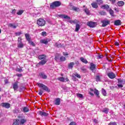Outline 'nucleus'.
<instances>
[{"instance_id": "a18cd8bd", "label": "nucleus", "mask_w": 125, "mask_h": 125, "mask_svg": "<svg viewBox=\"0 0 125 125\" xmlns=\"http://www.w3.org/2000/svg\"><path fill=\"white\" fill-rule=\"evenodd\" d=\"M81 70L83 73H86V69L84 68V67H82L81 68Z\"/></svg>"}, {"instance_id": "f3484780", "label": "nucleus", "mask_w": 125, "mask_h": 125, "mask_svg": "<svg viewBox=\"0 0 125 125\" xmlns=\"http://www.w3.org/2000/svg\"><path fill=\"white\" fill-rule=\"evenodd\" d=\"M96 69V65L94 64L93 63H90V69L91 71H94V70H95Z\"/></svg>"}, {"instance_id": "1a4fd4ad", "label": "nucleus", "mask_w": 125, "mask_h": 125, "mask_svg": "<svg viewBox=\"0 0 125 125\" xmlns=\"http://www.w3.org/2000/svg\"><path fill=\"white\" fill-rule=\"evenodd\" d=\"M1 106H2L3 108L9 109V108L10 107V104L8 103H2L1 104Z\"/></svg>"}, {"instance_id": "4c0bfd02", "label": "nucleus", "mask_w": 125, "mask_h": 125, "mask_svg": "<svg viewBox=\"0 0 125 125\" xmlns=\"http://www.w3.org/2000/svg\"><path fill=\"white\" fill-rule=\"evenodd\" d=\"M109 14L111 15V16H113V17L115 16L114 15V11L112 10V9H109Z\"/></svg>"}, {"instance_id": "5701e85b", "label": "nucleus", "mask_w": 125, "mask_h": 125, "mask_svg": "<svg viewBox=\"0 0 125 125\" xmlns=\"http://www.w3.org/2000/svg\"><path fill=\"white\" fill-rule=\"evenodd\" d=\"M80 60L81 62H83V63H84V64H87L88 63L87 60L83 58V57L80 58Z\"/></svg>"}, {"instance_id": "58836bf2", "label": "nucleus", "mask_w": 125, "mask_h": 125, "mask_svg": "<svg viewBox=\"0 0 125 125\" xmlns=\"http://www.w3.org/2000/svg\"><path fill=\"white\" fill-rule=\"evenodd\" d=\"M13 125H19V123H18V119H16L14 121Z\"/></svg>"}, {"instance_id": "37998d69", "label": "nucleus", "mask_w": 125, "mask_h": 125, "mask_svg": "<svg viewBox=\"0 0 125 125\" xmlns=\"http://www.w3.org/2000/svg\"><path fill=\"white\" fill-rule=\"evenodd\" d=\"M8 27H10V28H14V29L16 28V25H14L12 24V23L9 24Z\"/></svg>"}, {"instance_id": "f8f14e48", "label": "nucleus", "mask_w": 125, "mask_h": 125, "mask_svg": "<svg viewBox=\"0 0 125 125\" xmlns=\"http://www.w3.org/2000/svg\"><path fill=\"white\" fill-rule=\"evenodd\" d=\"M38 114L42 116V117H47L48 116V113H46L45 112H42V111H39L38 112Z\"/></svg>"}, {"instance_id": "e433bc0d", "label": "nucleus", "mask_w": 125, "mask_h": 125, "mask_svg": "<svg viewBox=\"0 0 125 125\" xmlns=\"http://www.w3.org/2000/svg\"><path fill=\"white\" fill-rule=\"evenodd\" d=\"M84 12L87 14V15H89L90 14V12H89V10H88V9L87 8H85L84 10Z\"/></svg>"}, {"instance_id": "f257e3e1", "label": "nucleus", "mask_w": 125, "mask_h": 125, "mask_svg": "<svg viewBox=\"0 0 125 125\" xmlns=\"http://www.w3.org/2000/svg\"><path fill=\"white\" fill-rule=\"evenodd\" d=\"M37 84L39 87L42 88L39 90V92L38 93V94H39L40 96L42 95L43 91H47V92H50V89L48 88V87H47V86L42 83H37Z\"/></svg>"}, {"instance_id": "79ce46f5", "label": "nucleus", "mask_w": 125, "mask_h": 125, "mask_svg": "<svg viewBox=\"0 0 125 125\" xmlns=\"http://www.w3.org/2000/svg\"><path fill=\"white\" fill-rule=\"evenodd\" d=\"M76 95L77 97H79V98H83V96L82 94L77 93Z\"/></svg>"}, {"instance_id": "423d86ee", "label": "nucleus", "mask_w": 125, "mask_h": 125, "mask_svg": "<svg viewBox=\"0 0 125 125\" xmlns=\"http://www.w3.org/2000/svg\"><path fill=\"white\" fill-rule=\"evenodd\" d=\"M17 47L18 48H23L24 47V43L22 42V38L21 37L18 38Z\"/></svg>"}, {"instance_id": "8fccbe9b", "label": "nucleus", "mask_w": 125, "mask_h": 125, "mask_svg": "<svg viewBox=\"0 0 125 125\" xmlns=\"http://www.w3.org/2000/svg\"><path fill=\"white\" fill-rule=\"evenodd\" d=\"M96 80L97 82H99L100 81V77H99V76H97L96 78Z\"/></svg>"}, {"instance_id": "6e6552de", "label": "nucleus", "mask_w": 125, "mask_h": 125, "mask_svg": "<svg viewBox=\"0 0 125 125\" xmlns=\"http://www.w3.org/2000/svg\"><path fill=\"white\" fill-rule=\"evenodd\" d=\"M59 17L63 19H67V20H70V19H71V17L65 14L59 15Z\"/></svg>"}, {"instance_id": "4d7b16f0", "label": "nucleus", "mask_w": 125, "mask_h": 125, "mask_svg": "<svg viewBox=\"0 0 125 125\" xmlns=\"http://www.w3.org/2000/svg\"><path fill=\"white\" fill-rule=\"evenodd\" d=\"M17 71L20 72V73H21V72H23V70H22V68H18Z\"/></svg>"}, {"instance_id": "e2e57ef3", "label": "nucleus", "mask_w": 125, "mask_h": 125, "mask_svg": "<svg viewBox=\"0 0 125 125\" xmlns=\"http://www.w3.org/2000/svg\"><path fill=\"white\" fill-rule=\"evenodd\" d=\"M109 1H111L112 3H115L116 2V0H109Z\"/></svg>"}, {"instance_id": "4be33fe9", "label": "nucleus", "mask_w": 125, "mask_h": 125, "mask_svg": "<svg viewBox=\"0 0 125 125\" xmlns=\"http://www.w3.org/2000/svg\"><path fill=\"white\" fill-rule=\"evenodd\" d=\"M75 65V62H71L68 65V69H73V67Z\"/></svg>"}, {"instance_id": "69168bd1", "label": "nucleus", "mask_w": 125, "mask_h": 125, "mask_svg": "<svg viewBox=\"0 0 125 125\" xmlns=\"http://www.w3.org/2000/svg\"><path fill=\"white\" fill-rule=\"evenodd\" d=\"M15 11H16V10H15V9H14L12 10V13L13 14H14V13H15Z\"/></svg>"}, {"instance_id": "0e129e2a", "label": "nucleus", "mask_w": 125, "mask_h": 125, "mask_svg": "<svg viewBox=\"0 0 125 125\" xmlns=\"http://www.w3.org/2000/svg\"><path fill=\"white\" fill-rule=\"evenodd\" d=\"M89 94L90 95H91V96H94V94H93V93H92L91 92H89Z\"/></svg>"}, {"instance_id": "864d4df0", "label": "nucleus", "mask_w": 125, "mask_h": 125, "mask_svg": "<svg viewBox=\"0 0 125 125\" xmlns=\"http://www.w3.org/2000/svg\"><path fill=\"white\" fill-rule=\"evenodd\" d=\"M58 59H59V55L55 56V60H56V61H57Z\"/></svg>"}, {"instance_id": "f03ea898", "label": "nucleus", "mask_w": 125, "mask_h": 125, "mask_svg": "<svg viewBox=\"0 0 125 125\" xmlns=\"http://www.w3.org/2000/svg\"><path fill=\"white\" fill-rule=\"evenodd\" d=\"M46 56L45 55H41L38 56V59L41 60L37 64V66H43L47 62L46 60Z\"/></svg>"}, {"instance_id": "393cba45", "label": "nucleus", "mask_w": 125, "mask_h": 125, "mask_svg": "<svg viewBox=\"0 0 125 125\" xmlns=\"http://www.w3.org/2000/svg\"><path fill=\"white\" fill-rule=\"evenodd\" d=\"M94 93L96 95L97 97L98 98H100V96H99V91L98 90L95 89Z\"/></svg>"}, {"instance_id": "09e8293b", "label": "nucleus", "mask_w": 125, "mask_h": 125, "mask_svg": "<svg viewBox=\"0 0 125 125\" xmlns=\"http://www.w3.org/2000/svg\"><path fill=\"white\" fill-rule=\"evenodd\" d=\"M108 125H117V123L116 122H110L108 124Z\"/></svg>"}, {"instance_id": "39448f33", "label": "nucleus", "mask_w": 125, "mask_h": 125, "mask_svg": "<svg viewBox=\"0 0 125 125\" xmlns=\"http://www.w3.org/2000/svg\"><path fill=\"white\" fill-rule=\"evenodd\" d=\"M61 4H62V3L60 1H55L51 3L50 5V7L52 9H54L56 8V7H59Z\"/></svg>"}, {"instance_id": "ddd939ff", "label": "nucleus", "mask_w": 125, "mask_h": 125, "mask_svg": "<svg viewBox=\"0 0 125 125\" xmlns=\"http://www.w3.org/2000/svg\"><path fill=\"white\" fill-rule=\"evenodd\" d=\"M60 103H61L60 98H56L55 99V102H54L55 105H56L57 106H58V105H60Z\"/></svg>"}, {"instance_id": "aec40b11", "label": "nucleus", "mask_w": 125, "mask_h": 125, "mask_svg": "<svg viewBox=\"0 0 125 125\" xmlns=\"http://www.w3.org/2000/svg\"><path fill=\"white\" fill-rule=\"evenodd\" d=\"M25 37L26 40L27 41V42H30L31 40V36H30V34L26 33L25 34Z\"/></svg>"}, {"instance_id": "4468645a", "label": "nucleus", "mask_w": 125, "mask_h": 125, "mask_svg": "<svg viewBox=\"0 0 125 125\" xmlns=\"http://www.w3.org/2000/svg\"><path fill=\"white\" fill-rule=\"evenodd\" d=\"M19 82H16L13 84V88L14 89V90H17V89H18V83Z\"/></svg>"}, {"instance_id": "dca6fc26", "label": "nucleus", "mask_w": 125, "mask_h": 125, "mask_svg": "<svg viewBox=\"0 0 125 125\" xmlns=\"http://www.w3.org/2000/svg\"><path fill=\"white\" fill-rule=\"evenodd\" d=\"M114 25L115 26H121L122 25V21L120 20H117L114 21Z\"/></svg>"}, {"instance_id": "c85d7f7f", "label": "nucleus", "mask_w": 125, "mask_h": 125, "mask_svg": "<svg viewBox=\"0 0 125 125\" xmlns=\"http://www.w3.org/2000/svg\"><path fill=\"white\" fill-rule=\"evenodd\" d=\"M57 80L62 83H65V78L64 77H60L57 78Z\"/></svg>"}, {"instance_id": "72a5a7b5", "label": "nucleus", "mask_w": 125, "mask_h": 125, "mask_svg": "<svg viewBox=\"0 0 125 125\" xmlns=\"http://www.w3.org/2000/svg\"><path fill=\"white\" fill-rule=\"evenodd\" d=\"M109 108H104V110H102L103 113H104L105 114H107L109 112Z\"/></svg>"}, {"instance_id": "2eb2a0df", "label": "nucleus", "mask_w": 125, "mask_h": 125, "mask_svg": "<svg viewBox=\"0 0 125 125\" xmlns=\"http://www.w3.org/2000/svg\"><path fill=\"white\" fill-rule=\"evenodd\" d=\"M91 5L93 8H95L96 9L98 8V4L96 2H93L91 3Z\"/></svg>"}, {"instance_id": "9d476101", "label": "nucleus", "mask_w": 125, "mask_h": 125, "mask_svg": "<svg viewBox=\"0 0 125 125\" xmlns=\"http://www.w3.org/2000/svg\"><path fill=\"white\" fill-rule=\"evenodd\" d=\"M107 76L108 78H109V79L113 80L116 78V74L111 72L107 73Z\"/></svg>"}, {"instance_id": "a878e982", "label": "nucleus", "mask_w": 125, "mask_h": 125, "mask_svg": "<svg viewBox=\"0 0 125 125\" xmlns=\"http://www.w3.org/2000/svg\"><path fill=\"white\" fill-rule=\"evenodd\" d=\"M117 4L118 6H123V5H125V2L123 1H119L117 2Z\"/></svg>"}, {"instance_id": "de8ad7c7", "label": "nucleus", "mask_w": 125, "mask_h": 125, "mask_svg": "<svg viewBox=\"0 0 125 125\" xmlns=\"http://www.w3.org/2000/svg\"><path fill=\"white\" fill-rule=\"evenodd\" d=\"M15 35L16 36H21V35H22V32H16L15 33Z\"/></svg>"}, {"instance_id": "473e14b6", "label": "nucleus", "mask_w": 125, "mask_h": 125, "mask_svg": "<svg viewBox=\"0 0 125 125\" xmlns=\"http://www.w3.org/2000/svg\"><path fill=\"white\" fill-rule=\"evenodd\" d=\"M66 58L64 56H61L60 58V60L61 62H64V61H66Z\"/></svg>"}, {"instance_id": "49530a36", "label": "nucleus", "mask_w": 125, "mask_h": 125, "mask_svg": "<svg viewBox=\"0 0 125 125\" xmlns=\"http://www.w3.org/2000/svg\"><path fill=\"white\" fill-rule=\"evenodd\" d=\"M103 57H104V56H103V55H102L99 54L97 56L98 59H102V58H103Z\"/></svg>"}, {"instance_id": "412c9836", "label": "nucleus", "mask_w": 125, "mask_h": 125, "mask_svg": "<svg viewBox=\"0 0 125 125\" xmlns=\"http://www.w3.org/2000/svg\"><path fill=\"white\" fill-rule=\"evenodd\" d=\"M40 43L44 44H47V43H48V41L45 39H42L40 40Z\"/></svg>"}, {"instance_id": "9b49d317", "label": "nucleus", "mask_w": 125, "mask_h": 125, "mask_svg": "<svg viewBox=\"0 0 125 125\" xmlns=\"http://www.w3.org/2000/svg\"><path fill=\"white\" fill-rule=\"evenodd\" d=\"M102 27H106V26H107V25H109L110 24V21H102Z\"/></svg>"}, {"instance_id": "f704fd0d", "label": "nucleus", "mask_w": 125, "mask_h": 125, "mask_svg": "<svg viewBox=\"0 0 125 125\" xmlns=\"http://www.w3.org/2000/svg\"><path fill=\"white\" fill-rule=\"evenodd\" d=\"M117 81L119 84H124V83H124V80L121 79H118Z\"/></svg>"}, {"instance_id": "680f3d73", "label": "nucleus", "mask_w": 125, "mask_h": 125, "mask_svg": "<svg viewBox=\"0 0 125 125\" xmlns=\"http://www.w3.org/2000/svg\"><path fill=\"white\" fill-rule=\"evenodd\" d=\"M4 82L5 84H6L8 83V80L5 79V80H4Z\"/></svg>"}, {"instance_id": "c03bdc74", "label": "nucleus", "mask_w": 125, "mask_h": 125, "mask_svg": "<svg viewBox=\"0 0 125 125\" xmlns=\"http://www.w3.org/2000/svg\"><path fill=\"white\" fill-rule=\"evenodd\" d=\"M99 14H100V15L104 16L106 14V12L104 11H100L99 12Z\"/></svg>"}, {"instance_id": "7ed1b4c3", "label": "nucleus", "mask_w": 125, "mask_h": 125, "mask_svg": "<svg viewBox=\"0 0 125 125\" xmlns=\"http://www.w3.org/2000/svg\"><path fill=\"white\" fill-rule=\"evenodd\" d=\"M45 24H46V21H45L44 19L42 18H39L37 20V24L38 27H44V26H45Z\"/></svg>"}, {"instance_id": "a211bd4d", "label": "nucleus", "mask_w": 125, "mask_h": 125, "mask_svg": "<svg viewBox=\"0 0 125 125\" xmlns=\"http://www.w3.org/2000/svg\"><path fill=\"white\" fill-rule=\"evenodd\" d=\"M40 76L43 79V80H46L47 79V76L44 74V73L41 72L40 73Z\"/></svg>"}, {"instance_id": "b1692460", "label": "nucleus", "mask_w": 125, "mask_h": 125, "mask_svg": "<svg viewBox=\"0 0 125 125\" xmlns=\"http://www.w3.org/2000/svg\"><path fill=\"white\" fill-rule=\"evenodd\" d=\"M80 29H81V25L77 23L75 26V32H78Z\"/></svg>"}, {"instance_id": "3c124183", "label": "nucleus", "mask_w": 125, "mask_h": 125, "mask_svg": "<svg viewBox=\"0 0 125 125\" xmlns=\"http://www.w3.org/2000/svg\"><path fill=\"white\" fill-rule=\"evenodd\" d=\"M42 35L43 37L46 36V32L45 31H43L42 33Z\"/></svg>"}, {"instance_id": "603ef678", "label": "nucleus", "mask_w": 125, "mask_h": 125, "mask_svg": "<svg viewBox=\"0 0 125 125\" xmlns=\"http://www.w3.org/2000/svg\"><path fill=\"white\" fill-rule=\"evenodd\" d=\"M69 125H77V124L75 122H72L70 123Z\"/></svg>"}, {"instance_id": "6ab92c4d", "label": "nucleus", "mask_w": 125, "mask_h": 125, "mask_svg": "<svg viewBox=\"0 0 125 125\" xmlns=\"http://www.w3.org/2000/svg\"><path fill=\"white\" fill-rule=\"evenodd\" d=\"M101 8L103 9H109L110 6L108 4L102 5L101 6Z\"/></svg>"}, {"instance_id": "cd10ccee", "label": "nucleus", "mask_w": 125, "mask_h": 125, "mask_svg": "<svg viewBox=\"0 0 125 125\" xmlns=\"http://www.w3.org/2000/svg\"><path fill=\"white\" fill-rule=\"evenodd\" d=\"M55 46H56V47H57L58 48H59L60 47H62V44H61V43H57V42H56L55 43Z\"/></svg>"}, {"instance_id": "052dcab7", "label": "nucleus", "mask_w": 125, "mask_h": 125, "mask_svg": "<svg viewBox=\"0 0 125 125\" xmlns=\"http://www.w3.org/2000/svg\"><path fill=\"white\" fill-rule=\"evenodd\" d=\"M16 76L19 77H22V74H17Z\"/></svg>"}, {"instance_id": "ea45409f", "label": "nucleus", "mask_w": 125, "mask_h": 125, "mask_svg": "<svg viewBox=\"0 0 125 125\" xmlns=\"http://www.w3.org/2000/svg\"><path fill=\"white\" fill-rule=\"evenodd\" d=\"M28 43H29L30 45H32V46H36V44H35V42L31 40L30 41H28Z\"/></svg>"}, {"instance_id": "13d9d810", "label": "nucleus", "mask_w": 125, "mask_h": 125, "mask_svg": "<svg viewBox=\"0 0 125 125\" xmlns=\"http://www.w3.org/2000/svg\"><path fill=\"white\" fill-rule=\"evenodd\" d=\"M73 24H77V23H78V21H77V20H75L73 21Z\"/></svg>"}, {"instance_id": "2f4dec72", "label": "nucleus", "mask_w": 125, "mask_h": 125, "mask_svg": "<svg viewBox=\"0 0 125 125\" xmlns=\"http://www.w3.org/2000/svg\"><path fill=\"white\" fill-rule=\"evenodd\" d=\"M72 10L74 11H76V12H78V11H80V8L75 6L72 7Z\"/></svg>"}, {"instance_id": "6e6d98bb", "label": "nucleus", "mask_w": 125, "mask_h": 125, "mask_svg": "<svg viewBox=\"0 0 125 125\" xmlns=\"http://www.w3.org/2000/svg\"><path fill=\"white\" fill-rule=\"evenodd\" d=\"M93 122L95 124H98V120L96 119H94Z\"/></svg>"}, {"instance_id": "c756f323", "label": "nucleus", "mask_w": 125, "mask_h": 125, "mask_svg": "<svg viewBox=\"0 0 125 125\" xmlns=\"http://www.w3.org/2000/svg\"><path fill=\"white\" fill-rule=\"evenodd\" d=\"M73 78H75V77H76V78H78V79H81V78H82V77L80 75V74H78V73L73 74Z\"/></svg>"}, {"instance_id": "338daca9", "label": "nucleus", "mask_w": 125, "mask_h": 125, "mask_svg": "<svg viewBox=\"0 0 125 125\" xmlns=\"http://www.w3.org/2000/svg\"><path fill=\"white\" fill-rule=\"evenodd\" d=\"M65 81L66 82H69V78H68V77H66Z\"/></svg>"}, {"instance_id": "5fc2aeb1", "label": "nucleus", "mask_w": 125, "mask_h": 125, "mask_svg": "<svg viewBox=\"0 0 125 125\" xmlns=\"http://www.w3.org/2000/svg\"><path fill=\"white\" fill-rule=\"evenodd\" d=\"M123 84H118L117 85L118 87L122 88L124 87Z\"/></svg>"}, {"instance_id": "7c9ffc66", "label": "nucleus", "mask_w": 125, "mask_h": 125, "mask_svg": "<svg viewBox=\"0 0 125 125\" xmlns=\"http://www.w3.org/2000/svg\"><path fill=\"white\" fill-rule=\"evenodd\" d=\"M96 1L99 5H101V4H103V0H96Z\"/></svg>"}, {"instance_id": "c9c22d12", "label": "nucleus", "mask_w": 125, "mask_h": 125, "mask_svg": "<svg viewBox=\"0 0 125 125\" xmlns=\"http://www.w3.org/2000/svg\"><path fill=\"white\" fill-rule=\"evenodd\" d=\"M23 13H24V10H19L17 13V14L18 15H22V14H23Z\"/></svg>"}, {"instance_id": "774afa93", "label": "nucleus", "mask_w": 125, "mask_h": 125, "mask_svg": "<svg viewBox=\"0 0 125 125\" xmlns=\"http://www.w3.org/2000/svg\"><path fill=\"white\" fill-rule=\"evenodd\" d=\"M69 23H70V24H73V21L70 20L68 21Z\"/></svg>"}, {"instance_id": "bf43d9fd", "label": "nucleus", "mask_w": 125, "mask_h": 125, "mask_svg": "<svg viewBox=\"0 0 125 125\" xmlns=\"http://www.w3.org/2000/svg\"><path fill=\"white\" fill-rule=\"evenodd\" d=\"M114 44H115L116 45V46H118V45H120V44L119 43V42H115Z\"/></svg>"}, {"instance_id": "a19ab883", "label": "nucleus", "mask_w": 125, "mask_h": 125, "mask_svg": "<svg viewBox=\"0 0 125 125\" xmlns=\"http://www.w3.org/2000/svg\"><path fill=\"white\" fill-rule=\"evenodd\" d=\"M102 94L104 96H107V93L106 92V90L104 89H102Z\"/></svg>"}, {"instance_id": "bb28decb", "label": "nucleus", "mask_w": 125, "mask_h": 125, "mask_svg": "<svg viewBox=\"0 0 125 125\" xmlns=\"http://www.w3.org/2000/svg\"><path fill=\"white\" fill-rule=\"evenodd\" d=\"M22 112H23L24 113H27L29 112V108L26 106L23 107L22 108Z\"/></svg>"}, {"instance_id": "20e7f679", "label": "nucleus", "mask_w": 125, "mask_h": 125, "mask_svg": "<svg viewBox=\"0 0 125 125\" xmlns=\"http://www.w3.org/2000/svg\"><path fill=\"white\" fill-rule=\"evenodd\" d=\"M18 121L20 122V125H24L27 123V119L25 118V116L21 115L18 116Z\"/></svg>"}, {"instance_id": "0eeeda50", "label": "nucleus", "mask_w": 125, "mask_h": 125, "mask_svg": "<svg viewBox=\"0 0 125 125\" xmlns=\"http://www.w3.org/2000/svg\"><path fill=\"white\" fill-rule=\"evenodd\" d=\"M87 25L90 27V28H94L97 25V23L93 21H89L87 23Z\"/></svg>"}]
</instances>
